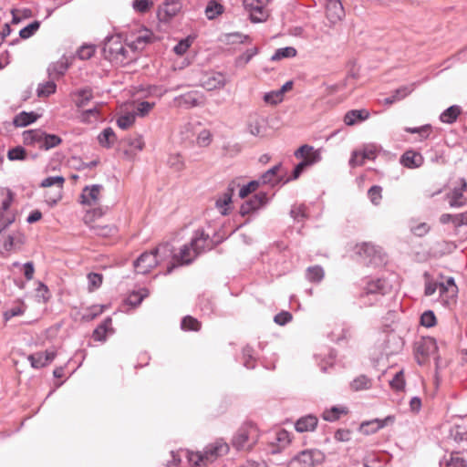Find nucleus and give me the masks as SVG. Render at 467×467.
<instances>
[{"label": "nucleus", "instance_id": "obj_26", "mask_svg": "<svg viewBox=\"0 0 467 467\" xmlns=\"http://www.w3.org/2000/svg\"><path fill=\"white\" fill-rule=\"evenodd\" d=\"M461 113L462 108L458 105H452L443 110L439 119L442 123L452 124L457 120Z\"/></svg>", "mask_w": 467, "mask_h": 467}, {"label": "nucleus", "instance_id": "obj_21", "mask_svg": "<svg viewBox=\"0 0 467 467\" xmlns=\"http://www.w3.org/2000/svg\"><path fill=\"white\" fill-rule=\"evenodd\" d=\"M68 69V63L66 59H59L58 61L51 63L47 67V74L49 78L57 80L63 77Z\"/></svg>", "mask_w": 467, "mask_h": 467}, {"label": "nucleus", "instance_id": "obj_17", "mask_svg": "<svg viewBox=\"0 0 467 467\" xmlns=\"http://www.w3.org/2000/svg\"><path fill=\"white\" fill-rule=\"evenodd\" d=\"M320 160H321L320 152H315L312 158L302 160L300 162H298L295 166V168L293 169L291 177L288 178L285 182L298 179L299 176L305 171V170L307 167L320 161Z\"/></svg>", "mask_w": 467, "mask_h": 467}, {"label": "nucleus", "instance_id": "obj_25", "mask_svg": "<svg viewBox=\"0 0 467 467\" xmlns=\"http://www.w3.org/2000/svg\"><path fill=\"white\" fill-rule=\"evenodd\" d=\"M38 117L39 116L34 111H21L20 113L15 116L13 119V124L16 127H26L34 123L38 119Z\"/></svg>", "mask_w": 467, "mask_h": 467}, {"label": "nucleus", "instance_id": "obj_19", "mask_svg": "<svg viewBox=\"0 0 467 467\" xmlns=\"http://www.w3.org/2000/svg\"><path fill=\"white\" fill-rule=\"evenodd\" d=\"M282 163L273 166L266 171H265L258 181L261 184H270L272 187L279 184L282 182V178L278 176V171H280Z\"/></svg>", "mask_w": 467, "mask_h": 467}, {"label": "nucleus", "instance_id": "obj_37", "mask_svg": "<svg viewBox=\"0 0 467 467\" xmlns=\"http://www.w3.org/2000/svg\"><path fill=\"white\" fill-rule=\"evenodd\" d=\"M437 290H439L440 294H443L447 292V286L444 285V283H438L431 280L426 281L424 289V295L426 296L434 295Z\"/></svg>", "mask_w": 467, "mask_h": 467}, {"label": "nucleus", "instance_id": "obj_49", "mask_svg": "<svg viewBox=\"0 0 467 467\" xmlns=\"http://www.w3.org/2000/svg\"><path fill=\"white\" fill-rule=\"evenodd\" d=\"M64 182L65 178L63 176H49L41 182L40 186L46 188L57 185L59 191H61L63 189Z\"/></svg>", "mask_w": 467, "mask_h": 467}, {"label": "nucleus", "instance_id": "obj_43", "mask_svg": "<svg viewBox=\"0 0 467 467\" xmlns=\"http://www.w3.org/2000/svg\"><path fill=\"white\" fill-rule=\"evenodd\" d=\"M435 349H436L435 340L432 338H428L417 346L416 352H417V354H420L422 356H429Z\"/></svg>", "mask_w": 467, "mask_h": 467}, {"label": "nucleus", "instance_id": "obj_29", "mask_svg": "<svg viewBox=\"0 0 467 467\" xmlns=\"http://www.w3.org/2000/svg\"><path fill=\"white\" fill-rule=\"evenodd\" d=\"M325 272L322 266H309L306 271V278L312 283H319L323 280Z\"/></svg>", "mask_w": 467, "mask_h": 467}, {"label": "nucleus", "instance_id": "obj_15", "mask_svg": "<svg viewBox=\"0 0 467 467\" xmlns=\"http://www.w3.org/2000/svg\"><path fill=\"white\" fill-rule=\"evenodd\" d=\"M102 186L100 184H93L86 186L80 195L81 203L84 205H94L99 200V194Z\"/></svg>", "mask_w": 467, "mask_h": 467}, {"label": "nucleus", "instance_id": "obj_52", "mask_svg": "<svg viewBox=\"0 0 467 467\" xmlns=\"http://www.w3.org/2000/svg\"><path fill=\"white\" fill-rule=\"evenodd\" d=\"M382 187L379 185H373L368 191V197L374 205L379 204L382 199Z\"/></svg>", "mask_w": 467, "mask_h": 467}, {"label": "nucleus", "instance_id": "obj_5", "mask_svg": "<svg viewBox=\"0 0 467 467\" xmlns=\"http://www.w3.org/2000/svg\"><path fill=\"white\" fill-rule=\"evenodd\" d=\"M270 0H243L244 9L249 13L252 23H262L267 20L269 13L266 5Z\"/></svg>", "mask_w": 467, "mask_h": 467}, {"label": "nucleus", "instance_id": "obj_24", "mask_svg": "<svg viewBox=\"0 0 467 467\" xmlns=\"http://www.w3.org/2000/svg\"><path fill=\"white\" fill-rule=\"evenodd\" d=\"M72 96L78 98V99L75 101V105L78 109H81L84 108L93 99V92L90 88L86 87L73 91Z\"/></svg>", "mask_w": 467, "mask_h": 467}, {"label": "nucleus", "instance_id": "obj_2", "mask_svg": "<svg viewBox=\"0 0 467 467\" xmlns=\"http://www.w3.org/2000/svg\"><path fill=\"white\" fill-rule=\"evenodd\" d=\"M391 290V285L385 279L378 278L368 281L360 296L365 304L373 305Z\"/></svg>", "mask_w": 467, "mask_h": 467}, {"label": "nucleus", "instance_id": "obj_53", "mask_svg": "<svg viewBox=\"0 0 467 467\" xmlns=\"http://www.w3.org/2000/svg\"><path fill=\"white\" fill-rule=\"evenodd\" d=\"M136 117L133 113H127L117 119V125L121 130H127L135 122Z\"/></svg>", "mask_w": 467, "mask_h": 467}, {"label": "nucleus", "instance_id": "obj_55", "mask_svg": "<svg viewBox=\"0 0 467 467\" xmlns=\"http://www.w3.org/2000/svg\"><path fill=\"white\" fill-rule=\"evenodd\" d=\"M447 467H467V462L459 452H452L447 462Z\"/></svg>", "mask_w": 467, "mask_h": 467}, {"label": "nucleus", "instance_id": "obj_1", "mask_svg": "<svg viewBox=\"0 0 467 467\" xmlns=\"http://www.w3.org/2000/svg\"><path fill=\"white\" fill-rule=\"evenodd\" d=\"M23 141L26 145L37 146L40 150H48L59 145L62 139L56 134H49L38 129L25 130Z\"/></svg>", "mask_w": 467, "mask_h": 467}, {"label": "nucleus", "instance_id": "obj_27", "mask_svg": "<svg viewBox=\"0 0 467 467\" xmlns=\"http://www.w3.org/2000/svg\"><path fill=\"white\" fill-rule=\"evenodd\" d=\"M149 295V290L145 287H142L138 291L130 292L128 297L126 298L125 302L127 305L131 306L132 307H137Z\"/></svg>", "mask_w": 467, "mask_h": 467}, {"label": "nucleus", "instance_id": "obj_58", "mask_svg": "<svg viewBox=\"0 0 467 467\" xmlns=\"http://www.w3.org/2000/svg\"><path fill=\"white\" fill-rule=\"evenodd\" d=\"M390 387L395 390H402L405 387V380L403 377V372L399 371L397 372L392 379L389 381Z\"/></svg>", "mask_w": 467, "mask_h": 467}, {"label": "nucleus", "instance_id": "obj_10", "mask_svg": "<svg viewBox=\"0 0 467 467\" xmlns=\"http://www.w3.org/2000/svg\"><path fill=\"white\" fill-rule=\"evenodd\" d=\"M156 254L150 252L142 253L133 263L135 271L138 274L146 275L158 265Z\"/></svg>", "mask_w": 467, "mask_h": 467}, {"label": "nucleus", "instance_id": "obj_11", "mask_svg": "<svg viewBox=\"0 0 467 467\" xmlns=\"http://www.w3.org/2000/svg\"><path fill=\"white\" fill-rule=\"evenodd\" d=\"M197 256L192 253V247L191 244H184L179 254H173V264L168 267L167 274H171L177 265H184L192 264Z\"/></svg>", "mask_w": 467, "mask_h": 467}, {"label": "nucleus", "instance_id": "obj_33", "mask_svg": "<svg viewBox=\"0 0 467 467\" xmlns=\"http://www.w3.org/2000/svg\"><path fill=\"white\" fill-rule=\"evenodd\" d=\"M223 12V6L216 0H210L205 7V15L208 19L216 18Z\"/></svg>", "mask_w": 467, "mask_h": 467}, {"label": "nucleus", "instance_id": "obj_13", "mask_svg": "<svg viewBox=\"0 0 467 467\" xmlns=\"http://www.w3.org/2000/svg\"><path fill=\"white\" fill-rule=\"evenodd\" d=\"M57 356L54 350H46L45 352H37L28 356V360L32 368H41L51 363Z\"/></svg>", "mask_w": 467, "mask_h": 467}, {"label": "nucleus", "instance_id": "obj_44", "mask_svg": "<svg viewBox=\"0 0 467 467\" xmlns=\"http://www.w3.org/2000/svg\"><path fill=\"white\" fill-rule=\"evenodd\" d=\"M327 337L331 341L339 344L348 339V337H350V330L349 328L342 327L339 328L338 331H332L327 335Z\"/></svg>", "mask_w": 467, "mask_h": 467}, {"label": "nucleus", "instance_id": "obj_23", "mask_svg": "<svg viewBox=\"0 0 467 467\" xmlns=\"http://www.w3.org/2000/svg\"><path fill=\"white\" fill-rule=\"evenodd\" d=\"M395 420L394 416L389 415L383 420L376 419L372 421H368L361 424V430L365 433L374 432L379 429L384 428L389 424V422H393Z\"/></svg>", "mask_w": 467, "mask_h": 467}, {"label": "nucleus", "instance_id": "obj_22", "mask_svg": "<svg viewBox=\"0 0 467 467\" xmlns=\"http://www.w3.org/2000/svg\"><path fill=\"white\" fill-rule=\"evenodd\" d=\"M327 17L332 21L340 20L345 16L340 0H327Z\"/></svg>", "mask_w": 467, "mask_h": 467}, {"label": "nucleus", "instance_id": "obj_48", "mask_svg": "<svg viewBox=\"0 0 467 467\" xmlns=\"http://www.w3.org/2000/svg\"><path fill=\"white\" fill-rule=\"evenodd\" d=\"M9 161H24L26 158V151L22 146L11 148L7 151Z\"/></svg>", "mask_w": 467, "mask_h": 467}, {"label": "nucleus", "instance_id": "obj_7", "mask_svg": "<svg viewBox=\"0 0 467 467\" xmlns=\"http://www.w3.org/2000/svg\"><path fill=\"white\" fill-rule=\"evenodd\" d=\"M229 451V446L226 442L222 440H218L213 443L208 444L202 453L197 455L198 460L195 462L196 465H199L201 462H213L217 457L225 455Z\"/></svg>", "mask_w": 467, "mask_h": 467}, {"label": "nucleus", "instance_id": "obj_62", "mask_svg": "<svg viewBox=\"0 0 467 467\" xmlns=\"http://www.w3.org/2000/svg\"><path fill=\"white\" fill-rule=\"evenodd\" d=\"M462 193L460 190H454L449 200L450 206L454 208L462 207L464 205V202L462 201Z\"/></svg>", "mask_w": 467, "mask_h": 467}, {"label": "nucleus", "instance_id": "obj_38", "mask_svg": "<svg viewBox=\"0 0 467 467\" xmlns=\"http://www.w3.org/2000/svg\"><path fill=\"white\" fill-rule=\"evenodd\" d=\"M114 39V36H110L108 38V41L105 43V51H108L110 56L114 57H118L119 55H121L123 57L127 54V49L123 47V45L120 42H117L118 48H115L112 47L111 42Z\"/></svg>", "mask_w": 467, "mask_h": 467}, {"label": "nucleus", "instance_id": "obj_20", "mask_svg": "<svg viewBox=\"0 0 467 467\" xmlns=\"http://www.w3.org/2000/svg\"><path fill=\"white\" fill-rule=\"evenodd\" d=\"M400 163L409 169L419 168L423 163V157L419 152L407 150L401 155Z\"/></svg>", "mask_w": 467, "mask_h": 467}, {"label": "nucleus", "instance_id": "obj_46", "mask_svg": "<svg viewBox=\"0 0 467 467\" xmlns=\"http://www.w3.org/2000/svg\"><path fill=\"white\" fill-rule=\"evenodd\" d=\"M315 152H320L318 150H314V148L308 144H304L300 146L296 151H295V157L297 159H308L312 158Z\"/></svg>", "mask_w": 467, "mask_h": 467}, {"label": "nucleus", "instance_id": "obj_57", "mask_svg": "<svg viewBox=\"0 0 467 467\" xmlns=\"http://www.w3.org/2000/svg\"><path fill=\"white\" fill-rule=\"evenodd\" d=\"M168 164L175 171H181L184 167L182 157L179 154H171L168 158Z\"/></svg>", "mask_w": 467, "mask_h": 467}, {"label": "nucleus", "instance_id": "obj_14", "mask_svg": "<svg viewBox=\"0 0 467 467\" xmlns=\"http://www.w3.org/2000/svg\"><path fill=\"white\" fill-rule=\"evenodd\" d=\"M227 80L223 73L213 72L202 78V86L207 90H214L223 88Z\"/></svg>", "mask_w": 467, "mask_h": 467}, {"label": "nucleus", "instance_id": "obj_4", "mask_svg": "<svg viewBox=\"0 0 467 467\" xmlns=\"http://www.w3.org/2000/svg\"><path fill=\"white\" fill-rule=\"evenodd\" d=\"M323 459V453L318 450H304L288 462L287 467H314Z\"/></svg>", "mask_w": 467, "mask_h": 467}, {"label": "nucleus", "instance_id": "obj_59", "mask_svg": "<svg viewBox=\"0 0 467 467\" xmlns=\"http://www.w3.org/2000/svg\"><path fill=\"white\" fill-rule=\"evenodd\" d=\"M155 106L154 102H149V101H141L137 105L136 111H135V117H144L146 116L150 109Z\"/></svg>", "mask_w": 467, "mask_h": 467}, {"label": "nucleus", "instance_id": "obj_35", "mask_svg": "<svg viewBox=\"0 0 467 467\" xmlns=\"http://www.w3.org/2000/svg\"><path fill=\"white\" fill-rule=\"evenodd\" d=\"M56 80L50 78L49 81H47L45 83H41L38 85V88L36 89L37 96L38 97H48L51 94H54L57 90V85Z\"/></svg>", "mask_w": 467, "mask_h": 467}, {"label": "nucleus", "instance_id": "obj_56", "mask_svg": "<svg viewBox=\"0 0 467 467\" xmlns=\"http://www.w3.org/2000/svg\"><path fill=\"white\" fill-rule=\"evenodd\" d=\"M263 99L267 104L277 105L278 103L283 101V97L281 96L278 90H272L270 92H266L264 95Z\"/></svg>", "mask_w": 467, "mask_h": 467}, {"label": "nucleus", "instance_id": "obj_40", "mask_svg": "<svg viewBox=\"0 0 467 467\" xmlns=\"http://www.w3.org/2000/svg\"><path fill=\"white\" fill-rule=\"evenodd\" d=\"M347 413V410L345 408H340L337 406H333L329 410H326L323 414L322 418L327 420L333 422L340 418L341 414Z\"/></svg>", "mask_w": 467, "mask_h": 467}, {"label": "nucleus", "instance_id": "obj_12", "mask_svg": "<svg viewBox=\"0 0 467 467\" xmlns=\"http://www.w3.org/2000/svg\"><path fill=\"white\" fill-rule=\"evenodd\" d=\"M182 5L176 0H167L159 7L158 17L161 22H169L181 10Z\"/></svg>", "mask_w": 467, "mask_h": 467}, {"label": "nucleus", "instance_id": "obj_41", "mask_svg": "<svg viewBox=\"0 0 467 467\" xmlns=\"http://www.w3.org/2000/svg\"><path fill=\"white\" fill-rule=\"evenodd\" d=\"M181 328L184 331H199L201 323L192 316H186L182 319Z\"/></svg>", "mask_w": 467, "mask_h": 467}, {"label": "nucleus", "instance_id": "obj_9", "mask_svg": "<svg viewBox=\"0 0 467 467\" xmlns=\"http://www.w3.org/2000/svg\"><path fill=\"white\" fill-rule=\"evenodd\" d=\"M381 250L372 244L365 243L357 247V254L364 265H374L380 260Z\"/></svg>", "mask_w": 467, "mask_h": 467}, {"label": "nucleus", "instance_id": "obj_31", "mask_svg": "<svg viewBox=\"0 0 467 467\" xmlns=\"http://www.w3.org/2000/svg\"><path fill=\"white\" fill-rule=\"evenodd\" d=\"M173 246L170 243L161 244L152 250V253L156 254L158 261L164 260L170 256L173 257Z\"/></svg>", "mask_w": 467, "mask_h": 467}, {"label": "nucleus", "instance_id": "obj_32", "mask_svg": "<svg viewBox=\"0 0 467 467\" xmlns=\"http://www.w3.org/2000/svg\"><path fill=\"white\" fill-rule=\"evenodd\" d=\"M371 385L372 382L369 378H368L366 375H359L351 381L350 388L354 391H359L370 389Z\"/></svg>", "mask_w": 467, "mask_h": 467}, {"label": "nucleus", "instance_id": "obj_54", "mask_svg": "<svg viewBox=\"0 0 467 467\" xmlns=\"http://www.w3.org/2000/svg\"><path fill=\"white\" fill-rule=\"evenodd\" d=\"M36 297L38 301L47 303L50 298V293L48 287L42 282H38V285L36 289Z\"/></svg>", "mask_w": 467, "mask_h": 467}, {"label": "nucleus", "instance_id": "obj_16", "mask_svg": "<svg viewBox=\"0 0 467 467\" xmlns=\"http://www.w3.org/2000/svg\"><path fill=\"white\" fill-rule=\"evenodd\" d=\"M370 113L366 109L348 110L344 116V122L347 126H354L367 120Z\"/></svg>", "mask_w": 467, "mask_h": 467}, {"label": "nucleus", "instance_id": "obj_18", "mask_svg": "<svg viewBox=\"0 0 467 467\" xmlns=\"http://www.w3.org/2000/svg\"><path fill=\"white\" fill-rule=\"evenodd\" d=\"M318 419L313 415L308 414L299 418L295 423V429L297 432L314 431L317 426Z\"/></svg>", "mask_w": 467, "mask_h": 467}, {"label": "nucleus", "instance_id": "obj_64", "mask_svg": "<svg viewBox=\"0 0 467 467\" xmlns=\"http://www.w3.org/2000/svg\"><path fill=\"white\" fill-rule=\"evenodd\" d=\"M431 230V227L426 223H420L415 226L410 227V231L413 234L419 237L426 235Z\"/></svg>", "mask_w": 467, "mask_h": 467}, {"label": "nucleus", "instance_id": "obj_47", "mask_svg": "<svg viewBox=\"0 0 467 467\" xmlns=\"http://www.w3.org/2000/svg\"><path fill=\"white\" fill-rule=\"evenodd\" d=\"M261 185L258 180L250 181L247 184L243 185L239 190V197L244 199L249 194L254 192Z\"/></svg>", "mask_w": 467, "mask_h": 467}, {"label": "nucleus", "instance_id": "obj_60", "mask_svg": "<svg viewBox=\"0 0 467 467\" xmlns=\"http://www.w3.org/2000/svg\"><path fill=\"white\" fill-rule=\"evenodd\" d=\"M191 44L192 39L190 37L183 38L173 47V51L175 54L182 56L186 53Z\"/></svg>", "mask_w": 467, "mask_h": 467}, {"label": "nucleus", "instance_id": "obj_63", "mask_svg": "<svg viewBox=\"0 0 467 467\" xmlns=\"http://www.w3.org/2000/svg\"><path fill=\"white\" fill-rule=\"evenodd\" d=\"M293 318V316L288 311H281L280 313L276 314L274 317L275 323H276L279 326H285L287 323H289Z\"/></svg>", "mask_w": 467, "mask_h": 467}, {"label": "nucleus", "instance_id": "obj_51", "mask_svg": "<svg viewBox=\"0 0 467 467\" xmlns=\"http://www.w3.org/2000/svg\"><path fill=\"white\" fill-rule=\"evenodd\" d=\"M436 322V316L432 310H426L420 316V325L425 327H432Z\"/></svg>", "mask_w": 467, "mask_h": 467}, {"label": "nucleus", "instance_id": "obj_6", "mask_svg": "<svg viewBox=\"0 0 467 467\" xmlns=\"http://www.w3.org/2000/svg\"><path fill=\"white\" fill-rule=\"evenodd\" d=\"M256 431L253 426L242 427L234 435L232 445L238 451L250 450L256 442Z\"/></svg>", "mask_w": 467, "mask_h": 467}, {"label": "nucleus", "instance_id": "obj_36", "mask_svg": "<svg viewBox=\"0 0 467 467\" xmlns=\"http://www.w3.org/2000/svg\"><path fill=\"white\" fill-rule=\"evenodd\" d=\"M296 56V49L293 47H281L275 50L271 57V61H278L282 58H290Z\"/></svg>", "mask_w": 467, "mask_h": 467}, {"label": "nucleus", "instance_id": "obj_61", "mask_svg": "<svg viewBox=\"0 0 467 467\" xmlns=\"http://www.w3.org/2000/svg\"><path fill=\"white\" fill-rule=\"evenodd\" d=\"M103 276L99 273H89L88 275V285L90 289H97L102 284Z\"/></svg>", "mask_w": 467, "mask_h": 467}, {"label": "nucleus", "instance_id": "obj_45", "mask_svg": "<svg viewBox=\"0 0 467 467\" xmlns=\"http://www.w3.org/2000/svg\"><path fill=\"white\" fill-rule=\"evenodd\" d=\"M40 27V22L37 20L28 24L19 31V36L22 39H27L31 37Z\"/></svg>", "mask_w": 467, "mask_h": 467}, {"label": "nucleus", "instance_id": "obj_30", "mask_svg": "<svg viewBox=\"0 0 467 467\" xmlns=\"http://www.w3.org/2000/svg\"><path fill=\"white\" fill-rule=\"evenodd\" d=\"M242 362L244 367L253 369L256 366V358L254 355V349L250 346H245L242 350Z\"/></svg>", "mask_w": 467, "mask_h": 467}, {"label": "nucleus", "instance_id": "obj_3", "mask_svg": "<svg viewBox=\"0 0 467 467\" xmlns=\"http://www.w3.org/2000/svg\"><path fill=\"white\" fill-rule=\"evenodd\" d=\"M223 240L224 237H220L218 239L210 238L209 234H205L204 230L198 229L194 232L190 244L192 247V253L194 255L198 256L205 251L212 250Z\"/></svg>", "mask_w": 467, "mask_h": 467}, {"label": "nucleus", "instance_id": "obj_42", "mask_svg": "<svg viewBox=\"0 0 467 467\" xmlns=\"http://www.w3.org/2000/svg\"><path fill=\"white\" fill-rule=\"evenodd\" d=\"M259 49L254 47L252 48L247 49L244 53L240 55L235 58V66L236 67H244L246 64H248L251 59L258 54Z\"/></svg>", "mask_w": 467, "mask_h": 467}, {"label": "nucleus", "instance_id": "obj_50", "mask_svg": "<svg viewBox=\"0 0 467 467\" xmlns=\"http://www.w3.org/2000/svg\"><path fill=\"white\" fill-rule=\"evenodd\" d=\"M306 207L304 205V204H300V205H294L292 208H291V211H290V215L291 217L296 221V222H302L304 221L306 218H307V214H306Z\"/></svg>", "mask_w": 467, "mask_h": 467}, {"label": "nucleus", "instance_id": "obj_28", "mask_svg": "<svg viewBox=\"0 0 467 467\" xmlns=\"http://www.w3.org/2000/svg\"><path fill=\"white\" fill-rule=\"evenodd\" d=\"M116 135L111 127L105 128L98 136L99 143L106 149H110L113 146V140Z\"/></svg>", "mask_w": 467, "mask_h": 467}, {"label": "nucleus", "instance_id": "obj_8", "mask_svg": "<svg viewBox=\"0 0 467 467\" xmlns=\"http://www.w3.org/2000/svg\"><path fill=\"white\" fill-rule=\"evenodd\" d=\"M270 202V198L265 192H260L254 194L240 206V214L245 216L265 208Z\"/></svg>", "mask_w": 467, "mask_h": 467}, {"label": "nucleus", "instance_id": "obj_34", "mask_svg": "<svg viewBox=\"0 0 467 467\" xmlns=\"http://www.w3.org/2000/svg\"><path fill=\"white\" fill-rule=\"evenodd\" d=\"M104 305H93L86 309L81 318L83 321L86 322L92 321L93 319L100 316L104 312Z\"/></svg>", "mask_w": 467, "mask_h": 467}, {"label": "nucleus", "instance_id": "obj_39", "mask_svg": "<svg viewBox=\"0 0 467 467\" xmlns=\"http://www.w3.org/2000/svg\"><path fill=\"white\" fill-rule=\"evenodd\" d=\"M449 438L457 443L467 442V431L459 425H455L451 428Z\"/></svg>", "mask_w": 467, "mask_h": 467}]
</instances>
